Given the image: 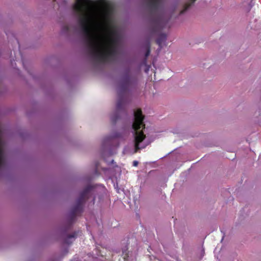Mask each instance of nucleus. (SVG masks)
Instances as JSON below:
<instances>
[{"mask_svg":"<svg viewBox=\"0 0 261 261\" xmlns=\"http://www.w3.org/2000/svg\"><path fill=\"white\" fill-rule=\"evenodd\" d=\"M74 8L82 15L81 25L93 50L100 55L109 54L113 40L108 1L76 0Z\"/></svg>","mask_w":261,"mask_h":261,"instance_id":"1","label":"nucleus"},{"mask_svg":"<svg viewBox=\"0 0 261 261\" xmlns=\"http://www.w3.org/2000/svg\"><path fill=\"white\" fill-rule=\"evenodd\" d=\"M143 117L142 115L141 110H138L135 113V120L133 124V128L135 132V152H136L139 149L145 147V145L143 143V141L145 138V135L144 134L142 130L138 131L139 129H144L145 125L143 122Z\"/></svg>","mask_w":261,"mask_h":261,"instance_id":"2","label":"nucleus"},{"mask_svg":"<svg viewBox=\"0 0 261 261\" xmlns=\"http://www.w3.org/2000/svg\"><path fill=\"white\" fill-rule=\"evenodd\" d=\"M134 166H137V165H138V162H137V161H135V162H134Z\"/></svg>","mask_w":261,"mask_h":261,"instance_id":"3","label":"nucleus"}]
</instances>
